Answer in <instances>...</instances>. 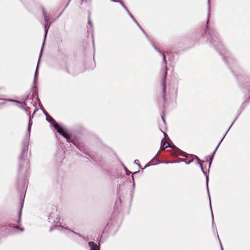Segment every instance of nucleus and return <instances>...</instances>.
<instances>
[{
  "label": "nucleus",
  "mask_w": 250,
  "mask_h": 250,
  "mask_svg": "<svg viewBox=\"0 0 250 250\" xmlns=\"http://www.w3.org/2000/svg\"><path fill=\"white\" fill-rule=\"evenodd\" d=\"M32 125V122L29 121L27 130L21 143V152L19 157L17 189L21 194L25 193L28 184L27 172L29 167V160L28 158V153ZM24 196L25 194L24 195L23 199H22L21 196L20 197L21 206L18 213V223H21V211L23 206Z\"/></svg>",
  "instance_id": "nucleus-1"
},
{
  "label": "nucleus",
  "mask_w": 250,
  "mask_h": 250,
  "mask_svg": "<svg viewBox=\"0 0 250 250\" xmlns=\"http://www.w3.org/2000/svg\"><path fill=\"white\" fill-rule=\"evenodd\" d=\"M208 12L206 28L205 34L207 36V41L210 46L213 47L222 56L224 62L229 66V69L235 77L243 76L244 72L238 66L235 61L229 56V53L224 48L218 37L217 32L213 29H210L208 22L210 17L209 0H208Z\"/></svg>",
  "instance_id": "nucleus-2"
},
{
  "label": "nucleus",
  "mask_w": 250,
  "mask_h": 250,
  "mask_svg": "<svg viewBox=\"0 0 250 250\" xmlns=\"http://www.w3.org/2000/svg\"><path fill=\"white\" fill-rule=\"evenodd\" d=\"M54 229H57L60 231H61L62 229L63 233L69 238L75 241H78V238L79 237L83 239V236L79 233H77L69 229L64 227L63 226L60 225H55L53 227H52L50 229V231H52Z\"/></svg>",
  "instance_id": "nucleus-3"
},
{
  "label": "nucleus",
  "mask_w": 250,
  "mask_h": 250,
  "mask_svg": "<svg viewBox=\"0 0 250 250\" xmlns=\"http://www.w3.org/2000/svg\"><path fill=\"white\" fill-rule=\"evenodd\" d=\"M56 130L63 137L66 139L68 143H72L77 148H78L80 150H81V149L80 147V145H79V144L77 142L71 139L72 133L70 131L68 130L65 127H59V126H58V128H57Z\"/></svg>",
  "instance_id": "nucleus-4"
},
{
  "label": "nucleus",
  "mask_w": 250,
  "mask_h": 250,
  "mask_svg": "<svg viewBox=\"0 0 250 250\" xmlns=\"http://www.w3.org/2000/svg\"><path fill=\"white\" fill-rule=\"evenodd\" d=\"M193 156L194 157L195 159L197 161V164L199 165L201 171L206 175V184H207L208 195L209 199V206H210V211H211V218H212V227H213V225H214L213 214L212 208H211V200H210L208 187V181H209L208 173H209V170L208 169L207 171H205L203 169V168L201 163L200 162V160H199V158L196 155H193Z\"/></svg>",
  "instance_id": "nucleus-5"
},
{
  "label": "nucleus",
  "mask_w": 250,
  "mask_h": 250,
  "mask_svg": "<svg viewBox=\"0 0 250 250\" xmlns=\"http://www.w3.org/2000/svg\"><path fill=\"white\" fill-rule=\"evenodd\" d=\"M162 56V59L163 60V62L165 63V70L164 72V76L163 79L162 80V92H163V99L164 100V104H163V107H165V103L166 100V79L167 75V62L166 60V58L165 55L161 51V53H159Z\"/></svg>",
  "instance_id": "nucleus-6"
},
{
  "label": "nucleus",
  "mask_w": 250,
  "mask_h": 250,
  "mask_svg": "<svg viewBox=\"0 0 250 250\" xmlns=\"http://www.w3.org/2000/svg\"><path fill=\"white\" fill-rule=\"evenodd\" d=\"M17 229L21 231L24 230L23 228L19 227L17 225H15L14 224H10L8 226H3L0 228V230L6 235H9L11 233L12 229Z\"/></svg>",
  "instance_id": "nucleus-7"
},
{
  "label": "nucleus",
  "mask_w": 250,
  "mask_h": 250,
  "mask_svg": "<svg viewBox=\"0 0 250 250\" xmlns=\"http://www.w3.org/2000/svg\"><path fill=\"white\" fill-rule=\"evenodd\" d=\"M232 125V124H231L229 126V128L227 129V130L226 132L225 133V135H224L223 137L222 138V139L221 140L220 142L218 143V144L216 146L215 149H214V150L212 152V154L209 155V156H208L207 157H206L207 161L208 160V158H209V164H208V170L209 169V167H210L211 164L212 163V160H213V157H214V154H215L217 149L218 148V147L220 146V144L222 142L223 140L224 139V138L226 136V134L228 133V131H229V130L230 129V127H231Z\"/></svg>",
  "instance_id": "nucleus-8"
},
{
  "label": "nucleus",
  "mask_w": 250,
  "mask_h": 250,
  "mask_svg": "<svg viewBox=\"0 0 250 250\" xmlns=\"http://www.w3.org/2000/svg\"><path fill=\"white\" fill-rule=\"evenodd\" d=\"M167 147H170L172 149H175V155H180L181 156L185 157L186 153L183 151H182L181 150L177 148L175 145H171L169 144H167V146H164L162 148V150L165 149Z\"/></svg>",
  "instance_id": "nucleus-9"
},
{
  "label": "nucleus",
  "mask_w": 250,
  "mask_h": 250,
  "mask_svg": "<svg viewBox=\"0 0 250 250\" xmlns=\"http://www.w3.org/2000/svg\"><path fill=\"white\" fill-rule=\"evenodd\" d=\"M45 116L46 121L49 123H50L53 126V127L56 130L57 129V128H58L59 125L56 123L54 119L51 116H50L48 113L45 114Z\"/></svg>",
  "instance_id": "nucleus-10"
},
{
  "label": "nucleus",
  "mask_w": 250,
  "mask_h": 250,
  "mask_svg": "<svg viewBox=\"0 0 250 250\" xmlns=\"http://www.w3.org/2000/svg\"><path fill=\"white\" fill-rule=\"evenodd\" d=\"M88 246L90 248V250H100V244L95 243L93 241L88 242Z\"/></svg>",
  "instance_id": "nucleus-11"
},
{
  "label": "nucleus",
  "mask_w": 250,
  "mask_h": 250,
  "mask_svg": "<svg viewBox=\"0 0 250 250\" xmlns=\"http://www.w3.org/2000/svg\"><path fill=\"white\" fill-rule=\"evenodd\" d=\"M193 161V159H192L191 160H189L188 161H187V160H186L185 159H182L180 161V162H182L185 163L187 165H189V164H190ZM179 162H180V161H168V162H162L160 163L173 164V163H179Z\"/></svg>",
  "instance_id": "nucleus-12"
},
{
  "label": "nucleus",
  "mask_w": 250,
  "mask_h": 250,
  "mask_svg": "<svg viewBox=\"0 0 250 250\" xmlns=\"http://www.w3.org/2000/svg\"><path fill=\"white\" fill-rule=\"evenodd\" d=\"M144 35L146 37V38L147 39V40L149 41V42L151 43L152 46L153 47V48L155 49V50H156L159 53H161V50L157 47V46L154 44V42L153 41L149 38L148 35L146 33Z\"/></svg>",
  "instance_id": "nucleus-13"
},
{
  "label": "nucleus",
  "mask_w": 250,
  "mask_h": 250,
  "mask_svg": "<svg viewBox=\"0 0 250 250\" xmlns=\"http://www.w3.org/2000/svg\"><path fill=\"white\" fill-rule=\"evenodd\" d=\"M51 23V22L49 23V24L48 26V27H47L46 24H43V28H44V32H45V35H44V42H43V45H42V49H41V52H42L43 48V46H44V43H45V39H46V36H47L48 30L49 27L50 26Z\"/></svg>",
  "instance_id": "nucleus-14"
},
{
  "label": "nucleus",
  "mask_w": 250,
  "mask_h": 250,
  "mask_svg": "<svg viewBox=\"0 0 250 250\" xmlns=\"http://www.w3.org/2000/svg\"><path fill=\"white\" fill-rule=\"evenodd\" d=\"M132 21L136 23V24L137 25V26L139 27V28L141 30V31L143 32L144 34H145L146 32L143 29V28L141 27V26L140 25V24L138 23V22L136 21V20L134 18V17L132 16L130 17Z\"/></svg>",
  "instance_id": "nucleus-15"
},
{
  "label": "nucleus",
  "mask_w": 250,
  "mask_h": 250,
  "mask_svg": "<svg viewBox=\"0 0 250 250\" xmlns=\"http://www.w3.org/2000/svg\"><path fill=\"white\" fill-rule=\"evenodd\" d=\"M0 100H3V102H2L0 103V106H1L5 104V101H9V102H14V103H16L17 104H19L20 103L19 102H18L17 101H16L15 100H12V99H0Z\"/></svg>",
  "instance_id": "nucleus-16"
},
{
  "label": "nucleus",
  "mask_w": 250,
  "mask_h": 250,
  "mask_svg": "<svg viewBox=\"0 0 250 250\" xmlns=\"http://www.w3.org/2000/svg\"><path fill=\"white\" fill-rule=\"evenodd\" d=\"M42 11L44 21L47 22L49 21V16L44 9H42Z\"/></svg>",
  "instance_id": "nucleus-17"
},
{
  "label": "nucleus",
  "mask_w": 250,
  "mask_h": 250,
  "mask_svg": "<svg viewBox=\"0 0 250 250\" xmlns=\"http://www.w3.org/2000/svg\"><path fill=\"white\" fill-rule=\"evenodd\" d=\"M42 52H41V54H40V57H39V60H38V62L40 61V58L41 57V56H42ZM38 63H38V64H37V68H36V71H35V75H34V81H33V83L34 84H36V79H37V70H38Z\"/></svg>",
  "instance_id": "nucleus-18"
},
{
  "label": "nucleus",
  "mask_w": 250,
  "mask_h": 250,
  "mask_svg": "<svg viewBox=\"0 0 250 250\" xmlns=\"http://www.w3.org/2000/svg\"><path fill=\"white\" fill-rule=\"evenodd\" d=\"M250 101V96L248 98V99L246 101H245L243 104H242L240 108V110H241V111H243V109L245 108V106H244V104L247 102L248 101Z\"/></svg>",
  "instance_id": "nucleus-19"
},
{
  "label": "nucleus",
  "mask_w": 250,
  "mask_h": 250,
  "mask_svg": "<svg viewBox=\"0 0 250 250\" xmlns=\"http://www.w3.org/2000/svg\"><path fill=\"white\" fill-rule=\"evenodd\" d=\"M167 144H168L166 141L164 140V139H163L161 141V148L162 149V148L164 146H167Z\"/></svg>",
  "instance_id": "nucleus-20"
},
{
  "label": "nucleus",
  "mask_w": 250,
  "mask_h": 250,
  "mask_svg": "<svg viewBox=\"0 0 250 250\" xmlns=\"http://www.w3.org/2000/svg\"><path fill=\"white\" fill-rule=\"evenodd\" d=\"M124 9L126 11V12H127V13L128 14V15L130 17H131V16H132V15L131 14V13L129 12V11L128 10V9L127 8V7H126L125 5L124 7H123Z\"/></svg>",
  "instance_id": "nucleus-21"
},
{
  "label": "nucleus",
  "mask_w": 250,
  "mask_h": 250,
  "mask_svg": "<svg viewBox=\"0 0 250 250\" xmlns=\"http://www.w3.org/2000/svg\"><path fill=\"white\" fill-rule=\"evenodd\" d=\"M88 24L89 25V26L91 27H93L92 23L91 21L90 18V14L89 15L88 18Z\"/></svg>",
  "instance_id": "nucleus-22"
},
{
  "label": "nucleus",
  "mask_w": 250,
  "mask_h": 250,
  "mask_svg": "<svg viewBox=\"0 0 250 250\" xmlns=\"http://www.w3.org/2000/svg\"><path fill=\"white\" fill-rule=\"evenodd\" d=\"M53 216V214L52 213H50L49 214V215L48 216V221L49 222H52Z\"/></svg>",
  "instance_id": "nucleus-23"
},
{
  "label": "nucleus",
  "mask_w": 250,
  "mask_h": 250,
  "mask_svg": "<svg viewBox=\"0 0 250 250\" xmlns=\"http://www.w3.org/2000/svg\"><path fill=\"white\" fill-rule=\"evenodd\" d=\"M83 2H86V3H90L91 0H81V1L80 2V4H82Z\"/></svg>",
  "instance_id": "nucleus-24"
},
{
  "label": "nucleus",
  "mask_w": 250,
  "mask_h": 250,
  "mask_svg": "<svg viewBox=\"0 0 250 250\" xmlns=\"http://www.w3.org/2000/svg\"><path fill=\"white\" fill-rule=\"evenodd\" d=\"M125 172H126V174L127 175H129L130 173H131L132 172L130 171H129L127 168L126 167H125Z\"/></svg>",
  "instance_id": "nucleus-25"
},
{
  "label": "nucleus",
  "mask_w": 250,
  "mask_h": 250,
  "mask_svg": "<svg viewBox=\"0 0 250 250\" xmlns=\"http://www.w3.org/2000/svg\"><path fill=\"white\" fill-rule=\"evenodd\" d=\"M242 111H241V110H239L238 111V115L236 117V118L234 119V120L233 121V122L232 123V125L233 124L234 122H235V121L236 120L237 117L241 113Z\"/></svg>",
  "instance_id": "nucleus-26"
},
{
  "label": "nucleus",
  "mask_w": 250,
  "mask_h": 250,
  "mask_svg": "<svg viewBox=\"0 0 250 250\" xmlns=\"http://www.w3.org/2000/svg\"><path fill=\"white\" fill-rule=\"evenodd\" d=\"M112 2H117V3H119L120 4H122V3H123L122 1H121V0H110Z\"/></svg>",
  "instance_id": "nucleus-27"
},
{
  "label": "nucleus",
  "mask_w": 250,
  "mask_h": 250,
  "mask_svg": "<svg viewBox=\"0 0 250 250\" xmlns=\"http://www.w3.org/2000/svg\"><path fill=\"white\" fill-rule=\"evenodd\" d=\"M138 162H139V161L138 160H135L134 163L137 165L140 168H141V166L138 164Z\"/></svg>",
  "instance_id": "nucleus-28"
},
{
  "label": "nucleus",
  "mask_w": 250,
  "mask_h": 250,
  "mask_svg": "<svg viewBox=\"0 0 250 250\" xmlns=\"http://www.w3.org/2000/svg\"><path fill=\"white\" fill-rule=\"evenodd\" d=\"M27 115L29 117V121H31V119L32 118H33V117H31L30 112H27Z\"/></svg>",
  "instance_id": "nucleus-29"
},
{
  "label": "nucleus",
  "mask_w": 250,
  "mask_h": 250,
  "mask_svg": "<svg viewBox=\"0 0 250 250\" xmlns=\"http://www.w3.org/2000/svg\"><path fill=\"white\" fill-rule=\"evenodd\" d=\"M156 155L155 156V157L151 160V161L154 162V161H156V162L158 161V160L157 158H156Z\"/></svg>",
  "instance_id": "nucleus-30"
},
{
  "label": "nucleus",
  "mask_w": 250,
  "mask_h": 250,
  "mask_svg": "<svg viewBox=\"0 0 250 250\" xmlns=\"http://www.w3.org/2000/svg\"><path fill=\"white\" fill-rule=\"evenodd\" d=\"M132 181H133V188L135 187V182H134V176L133 175H132Z\"/></svg>",
  "instance_id": "nucleus-31"
},
{
  "label": "nucleus",
  "mask_w": 250,
  "mask_h": 250,
  "mask_svg": "<svg viewBox=\"0 0 250 250\" xmlns=\"http://www.w3.org/2000/svg\"><path fill=\"white\" fill-rule=\"evenodd\" d=\"M217 237H218V238L219 241V242H220V246H221V249H222V250H224L223 248V246H222V245L221 242V241H220V239H219V236H218V234H217Z\"/></svg>",
  "instance_id": "nucleus-32"
},
{
  "label": "nucleus",
  "mask_w": 250,
  "mask_h": 250,
  "mask_svg": "<svg viewBox=\"0 0 250 250\" xmlns=\"http://www.w3.org/2000/svg\"><path fill=\"white\" fill-rule=\"evenodd\" d=\"M20 107H21L22 109H23V110H26V109H27V108H25V107H23V106H22V105H21V106H20Z\"/></svg>",
  "instance_id": "nucleus-33"
},
{
  "label": "nucleus",
  "mask_w": 250,
  "mask_h": 250,
  "mask_svg": "<svg viewBox=\"0 0 250 250\" xmlns=\"http://www.w3.org/2000/svg\"><path fill=\"white\" fill-rule=\"evenodd\" d=\"M20 107H21L22 109H23V110H26V109H27V108H25V107H23V106H22V105H21V106H20Z\"/></svg>",
  "instance_id": "nucleus-34"
},
{
  "label": "nucleus",
  "mask_w": 250,
  "mask_h": 250,
  "mask_svg": "<svg viewBox=\"0 0 250 250\" xmlns=\"http://www.w3.org/2000/svg\"><path fill=\"white\" fill-rule=\"evenodd\" d=\"M20 107H21L22 109H23V110H26V109H27V108H25V107H23V106H22V105H21V106H20Z\"/></svg>",
  "instance_id": "nucleus-35"
},
{
  "label": "nucleus",
  "mask_w": 250,
  "mask_h": 250,
  "mask_svg": "<svg viewBox=\"0 0 250 250\" xmlns=\"http://www.w3.org/2000/svg\"><path fill=\"white\" fill-rule=\"evenodd\" d=\"M161 118H162L164 123L165 124L166 123L164 117L163 115H161Z\"/></svg>",
  "instance_id": "nucleus-36"
},
{
  "label": "nucleus",
  "mask_w": 250,
  "mask_h": 250,
  "mask_svg": "<svg viewBox=\"0 0 250 250\" xmlns=\"http://www.w3.org/2000/svg\"><path fill=\"white\" fill-rule=\"evenodd\" d=\"M70 1H71V0H68V2H67V4H66V5L65 6L64 8H66V7H67L68 6V4H69V3Z\"/></svg>",
  "instance_id": "nucleus-37"
},
{
  "label": "nucleus",
  "mask_w": 250,
  "mask_h": 250,
  "mask_svg": "<svg viewBox=\"0 0 250 250\" xmlns=\"http://www.w3.org/2000/svg\"><path fill=\"white\" fill-rule=\"evenodd\" d=\"M150 166V165H149L147 164V165H146L145 166V167L143 168H142V169H145L147 167H149V166Z\"/></svg>",
  "instance_id": "nucleus-38"
},
{
  "label": "nucleus",
  "mask_w": 250,
  "mask_h": 250,
  "mask_svg": "<svg viewBox=\"0 0 250 250\" xmlns=\"http://www.w3.org/2000/svg\"><path fill=\"white\" fill-rule=\"evenodd\" d=\"M66 71L67 73L70 74V72H69V70L67 68H66Z\"/></svg>",
  "instance_id": "nucleus-39"
},
{
  "label": "nucleus",
  "mask_w": 250,
  "mask_h": 250,
  "mask_svg": "<svg viewBox=\"0 0 250 250\" xmlns=\"http://www.w3.org/2000/svg\"><path fill=\"white\" fill-rule=\"evenodd\" d=\"M42 111H43V113H44L45 115V114L47 113L46 112V111H45V110H43V109H42Z\"/></svg>",
  "instance_id": "nucleus-40"
},
{
  "label": "nucleus",
  "mask_w": 250,
  "mask_h": 250,
  "mask_svg": "<svg viewBox=\"0 0 250 250\" xmlns=\"http://www.w3.org/2000/svg\"><path fill=\"white\" fill-rule=\"evenodd\" d=\"M62 14V12L60 13V14L57 17V18H58Z\"/></svg>",
  "instance_id": "nucleus-41"
},
{
  "label": "nucleus",
  "mask_w": 250,
  "mask_h": 250,
  "mask_svg": "<svg viewBox=\"0 0 250 250\" xmlns=\"http://www.w3.org/2000/svg\"><path fill=\"white\" fill-rule=\"evenodd\" d=\"M139 172V171L134 172V173H133V174H135L136 173H138Z\"/></svg>",
  "instance_id": "nucleus-42"
},
{
  "label": "nucleus",
  "mask_w": 250,
  "mask_h": 250,
  "mask_svg": "<svg viewBox=\"0 0 250 250\" xmlns=\"http://www.w3.org/2000/svg\"><path fill=\"white\" fill-rule=\"evenodd\" d=\"M24 111H25V112H26V113L27 114V112H29L27 110V109H26V110H24Z\"/></svg>",
  "instance_id": "nucleus-43"
},
{
  "label": "nucleus",
  "mask_w": 250,
  "mask_h": 250,
  "mask_svg": "<svg viewBox=\"0 0 250 250\" xmlns=\"http://www.w3.org/2000/svg\"><path fill=\"white\" fill-rule=\"evenodd\" d=\"M65 8L64 7V8L63 9V10L61 12H62V13H63V12L65 10Z\"/></svg>",
  "instance_id": "nucleus-44"
},
{
  "label": "nucleus",
  "mask_w": 250,
  "mask_h": 250,
  "mask_svg": "<svg viewBox=\"0 0 250 250\" xmlns=\"http://www.w3.org/2000/svg\"><path fill=\"white\" fill-rule=\"evenodd\" d=\"M65 8L64 7V8L63 9V10L61 12H62V13H63V12L65 10Z\"/></svg>",
  "instance_id": "nucleus-45"
},
{
  "label": "nucleus",
  "mask_w": 250,
  "mask_h": 250,
  "mask_svg": "<svg viewBox=\"0 0 250 250\" xmlns=\"http://www.w3.org/2000/svg\"><path fill=\"white\" fill-rule=\"evenodd\" d=\"M121 5L123 7L125 5L123 3H122V4H121Z\"/></svg>",
  "instance_id": "nucleus-46"
},
{
  "label": "nucleus",
  "mask_w": 250,
  "mask_h": 250,
  "mask_svg": "<svg viewBox=\"0 0 250 250\" xmlns=\"http://www.w3.org/2000/svg\"><path fill=\"white\" fill-rule=\"evenodd\" d=\"M28 96H29L28 95H27V96H26V98H25V100H26L28 98Z\"/></svg>",
  "instance_id": "nucleus-47"
},
{
  "label": "nucleus",
  "mask_w": 250,
  "mask_h": 250,
  "mask_svg": "<svg viewBox=\"0 0 250 250\" xmlns=\"http://www.w3.org/2000/svg\"><path fill=\"white\" fill-rule=\"evenodd\" d=\"M158 164V163H156V164H155V165H156V164ZM151 165H152V166H153V165H154V164H152Z\"/></svg>",
  "instance_id": "nucleus-48"
},
{
  "label": "nucleus",
  "mask_w": 250,
  "mask_h": 250,
  "mask_svg": "<svg viewBox=\"0 0 250 250\" xmlns=\"http://www.w3.org/2000/svg\"><path fill=\"white\" fill-rule=\"evenodd\" d=\"M36 111H34L33 115L35 113Z\"/></svg>",
  "instance_id": "nucleus-49"
}]
</instances>
